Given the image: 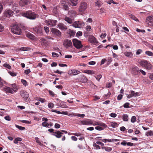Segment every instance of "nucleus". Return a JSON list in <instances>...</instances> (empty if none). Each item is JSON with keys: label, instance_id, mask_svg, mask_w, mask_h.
<instances>
[{"label": "nucleus", "instance_id": "obj_1", "mask_svg": "<svg viewBox=\"0 0 153 153\" xmlns=\"http://www.w3.org/2000/svg\"><path fill=\"white\" fill-rule=\"evenodd\" d=\"M21 15L24 17L32 20L35 19L39 16L38 15L36 14L35 12L31 11H25L24 13H22Z\"/></svg>", "mask_w": 153, "mask_h": 153}, {"label": "nucleus", "instance_id": "obj_2", "mask_svg": "<svg viewBox=\"0 0 153 153\" xmlns=\"http://www.w3.org/2000/svg\"><path fill=\"white\" fill-rule=\"evenodd\" d=\"M11 30L13 33L16 35H20L22 33L21 29L16 24L12 25Z\"/></svg>", "mask_w": 153, "mask_h": 153}, {"label": "nucleus", "instance_id": "obj_3", "mask_svg": "<svg viewBox=\"0 0 153 153\" xmlns=\"http://www.w3.org/2000/svg\"><path fill=\"white\" fill-rule=\"evenodd\" d=\"M140 64L141 66L148 70H150L152 69V65L146 60L141 61L140 62Z\"/></svg>", "mask_w": 153, "mask_h": 153}, {"label": "nucleus", "instance_id": "obj_4", "mask_svg": "<svg viewBox=\"0 0 153 153\" xmlns=\"http://www.w3.org/2000/svg\"><path fill=\"white\" fill-rule=\"evenodd\" d=\"M77 1H68V3L64 4L63 5V9L65 10H68L69 9L68 5L75 6L78 4Z\"/></svg>", "mask_w": 153, "mask_h": 153}, {"label": "nucleus", "instance_id": "obj_5", "mask_svg": "<svg viewBox=\"0 0 153 153\" xmlns=\"http://www.w3.org/2000/svg\"><path fill=\"white\" fill-rule=\"evenodd\" d=\"M72 42L74 45L77 49H80L83 47L81 42L79 40L73 39Z\"/></svg>", "mask_w": 153, "mask_h": 153}, {"label": "nucleus", "instance_id": "obj_6", "mask_svg": "<svg viewBox=\"0 0 153 153\" xmlns=\"http://www.w3.org/2000/svg\"><path fill=\"white\" fill-rule=\"evenodd\" d=\"M87 7V4L85 2H81L79 8V11L80 13L84 12Z\"/></svg>", "mask_w": 153, "mask_h": 153}, {"label": "nucleus", "instance_id": "obj_7", "mask_svg": "<svg viewBox=\"0 0 153 153\" xmlns=\"http://www.w3.org/2000/svg\"><path fill=\"white\" fill-rule=\"evenodd\" d=\"M63 45L67 48L69 47L72 48L73 47L71 41L68 39L64 40L63 42Z\"/></svg>", "mask_w": 153, "mask_h": 153}, {"label": "nucleus", "instance_id": "obj_8", "mask_svg": "<svg viewBox=\"0 0 153 153\" xmlns=\"http://www.w3.org/2000/svg\"><path fill=\"white\" fill-rule=\"evenodd\" d=\"M88 40L91 43H93L94 45H96L98 42L96 38L92 35H90L89 36Z\"/></svg>", "mask_w": 153, "mask_h": 153}, {"label": "nucleus", "instance_id": "obj_9", "mask_svg": "<svg viewBox=\"0 0 153 153\" xmlns=\"http://www.w3.org/2000/svg\"><path fill=\"white\" fill-rule=\"evenodd\" d=\"M52 32L57 37H60L61 36V32L55 28H53L51 30Z\"/></svg>", "mask_w": 153, "mask_h": 153}, {"label": "nucleus", "instance_id": "obj_10", "mask_svg": "<svg viewBox=\"0 0 153 153\" xmlns=\"http://www.w3.org/2000/svg\"><path fill=\"white\" fill-rule=\"evenodd\" d=\"M140 95L139 93L136 92L135 93V91H131V94H129L127 96V98H130L133 97H136V96H138Z\"/></svg>", "mask_w": 153, "mask_h": 153}, {"label": "nucleus", "instance_id": "obj_11", "mask_svg": "<svg viewBox=\"0 0 153 153\" xmlns=\"http://www.w3.org/2000/svg\"><path fill=\"white\" fill-rule=\"evenodd\" d=\"M146 22L150 26H153V16H149L146 18Z\"/></svg>", "mask_w": 153, "mask_h": 153}, {"label": "nucleus", "instance_id": "obj_12", "mask_svg": "<svg viewBox=\"0 0 153 153\" xmlns=\"http://www.w3.org/2000/svg\"><path fill=\"white\" fill-rule=\"evenodd\" d=\"M81 123L82 125H92L93 123L92 120L89 119L82 121L81 122Z\"/></svg>", "mask_w": 153, "mask_h": 153}, {"label": "nucleus", "instance_id": "obj_13", "mask_svg": "<svg viewBox=\"0 0 153 153\" xmlns=\"http://www.w3.org/2000/svg\"><path fill=\"white\" fill-rule=\"evenodd\" d=\"M41 45L43 46H47L49 44V42L47 39L45 38H42L40 39Z\"/></svg>", "mask_w": 153, "mask_h": 153}, {"label": "nucleus", "instance_id": "obj_14", "mask_svg": "<svg viewBox=\"0 0 153 153\" xmlns=\"http://www.w3.org/2000/svg\"><path fill=\"white\" fill-rule=\"evenodd\" d=\"M63 133L60 132V131L57 130L56 131L53 133L51 134V135L55 136L57 138H60L62 136V134Z\"/></svg>", "mask_w": 153, "mask_h": 153}, {"label": "nucleus", "instance_id": "obj_15", "mask_svg": "<svg viewBox=\"0 0 153 153\" xmlns=\"http://www.w3.org/2000/svg\"><path fill=\"white\" fill-rule=\"evenodd\" d=\"M78 80L79 82L83 83L86 82L88 80L87 78L84 75L81 76L78 79Z\"/></svg>", "mask_w": 153, "mask_h": 153}, {"label": "nucleus", "instance_id": "obj_16", "mask_svg": "<svg viewBox=\"0 0 153 153\" xmlns=\"http://www.w3.org/2000/svg\"><path fill=\"white\" fill-rule=\"evenodd\" d=\"M20 93L21 97L25 98H27L29 96L28 94L25 91H21Z\"/></svg>", "mask_w": 153, "mask_h": 153}, {"label": "nucleus", "instance_id": "obj_17", "mask_svg": "<svg viewBox=\"0 0 153 153\" xmlns=\"http://www.w3.org/2000/svg\"><path fill=\"white\" fill-rule=\"evenodd\" d=\"M57 22V21L55 20L48 19L47 21L48 24L52 26H55Z\"/></svg>", "mask_w": 153, "mask_h": 153}, {"label": "nucleus", "instance_id": "obj_18", "mask_svg": "<svg viewBox=\"0 0 153 153\" xmlns=\"http://www.w3.org/2000/svg\"><path fill=\"white\" fill-rule=\"evenodd\" d=\"M121 145L123 146H126L127 145L128 146H133L134 145V143L131 142L127 143L126 141L125 140H123L120 143Z\"/></svg>", "mask_w": 153, "mask_h": 153}, {"label": "nucleus", "instance_id": "obj_19", "mask_svg": "<svg viewBox=\"0 0 153 153\" xmlns=\"http://www.w3.org/2000/svg\"><path fill=\"white\" fill-rule=\"evenodd\" d=\"M58 26L59 29L62 30H65L67 28V26L63 24L62 23H59L58 25Z\"/></svg>", "mask_w": 153, "mask_h": 153}, {"label": "nucleus", "instance_id": "obj_20", "mask_svg": "<svg viewBox=\"0 0 153 153\" xmlns=\"http://www.w3.org/2000/svg\"><path fill=\"white\" fill-rule=\"evenodd\" d=\"M4 90L6 93H10L11 94L13 93L12 88L9 87L5 86L4 87Z\"/></svg>", "mask_w": 153, "mask_h": 153}, {"label": "nucleus", "instance_id": "obj_21", "mask_svg": "<svg viewBox=\"0 0 153 153\" xmlns=\"http://www.w3.org/2000/svg\"><path fill=\"white\" fill-rule=\"evenodd\" d=\"M68 14L71 17H74L77 15L76 12L74 10H71L68 12Z\"/></svg>", "mask_w": 153, "mask_h": 153}, {"label": "nucleus", "instance_id": "obj_22", "mask_svg": "<svg viewBox=\"0 0 153 153\" xmlns=\"http://www.w3.org/2000/svg\"><path fill=\"white\" fill-rule=\"evenodd\" d=\"M30 3V1H20L19 4L20 6H23Z\"/></svg>", "mask_w": 153, "mask_h": 153}, {"label": "nucleus", "instance_id": "obj_23", "mask_svg": "<svg viewBox=\"0 0 153 153\" xmlns=\"http://www.w3.org/2000/svg\"><path fill=\"white\" fill-rule=\"evenodd\" d=\"M84 73H86L88 74H93L95 73V71L93 70H86L84 71Z\"/></svg>", "mask_w": 153, "mask_h": 153}, {"label": "nucleus", "instance_id": "obj_24", "mask_svg": "<svg viewBox=\"0 0 153 153\" xmlns=\"http://www.w3.org/2000/svg\"><path fill=\"white\" fill-rule=\"evenodd\" d=\"M26 36L28 38L32 39H33L35 37L33 34L29 32L26 34Z\"/></svg>", "mask_w": 153, "mask_h": 153}, {"label": "nucleus", "instance_id": "obj_25", "mask_svg": "<svg viewBox=\"0 0 153 153\" xmlns=\"http://www.w3.org/2000/svg\"><path fill=\"white\" fill-rule=\"evenodd\" d=\"M132 70L134 73H137L139 71V68L136 66L133 67L132 68Z\"/></svg>", "mask_w": 153, "mask_h": 153}, {"label": "nucleus", "instance_id": "obj_26", "mask_svg": "<svg viewBox=\"0 0 153 153\" xmlns=\"http://www.w3.org/2000/svg\"><path fill=\"white\" fill-rule=\"evenodd\" d=\"M102 149H104L106 151L110 152L112 150V148L111 147L108 146H102L101 147Z\"/></svg>", "mask_w": 153, "mask_h": 153}, {"label": "nucleus", "instance_id": "obj_27", "mask_svg": "<svg viewBox=\"0 0 153 153\" xmlns=\"http://www.w3.org/2000/svg\"><path fill=\"white\" fill-rule=\"evenodd\" d=\"M11 88H12V91L13 92H16L17 90V88L16 84H12L11 86Z\"/></svg>", "mask_w": 153, "mask_h": 153}, {"label": "nucleus", "instance_id": "obj_28", "mask_svg": "<svg viewBox=\"0 0 153 153\" xmlns=\"http://www.w3.org/2000/svg\"><path fill=\"white\" fill-rule=\"evenodd\" d=\"M93 146L94 147V149L95 150H97L98 149H100L101 148L96 143H93Z\"/></svg>", "mask_w": 153, "mask_h": 153}, {"label": "nucleus", "instance_id": "obj_29", "mask_svg": "<svg viewBox=\"0 0 153 153\" xmlns=\"http://www.w3.org/2000/svg\"><path fill=\"white\" fill-rule=\"evenodd\" d=\"M64 19L69 24H71L72 23L71 19L67 16H65Z\"/></svg>", "mask_w": 153, "mask_h": 153}, {"label": "nucleus", "instance_id": "obj_30", "mask_svg": "<svg viewBox=\"0 0 153 153\" xmlns=\"http://www.w3.org/2000/svg\"><path fill=\"white\" fill-rule=\"evenodd\" d=\"M123 121H127L128 120V115L126 114H124L123 115Z\"/></svg>", "mask_w": 153, "mask_h": 153}, {"label": "nucleus", "instance_id": "obj_31", "mask_svg": "<svg viewBox=\"0 0 153 153\" xmlns=\"http://www.w3.org/2000/svg\"><path fill=\"white\" fill-rule=\"evenodd\" d=\"M79 22H75L73 24V26L75 28H80V26L79 25Z\"/></svg>", "mask_w": 153, "mask_h": 153}, {"label": "nucleus", "instance_id": "obj_32", "mask_svg": "<svg viewBox=\"0 0 153 153\" xmlns=\"http://www.w3.org/2000/svg\"><path fill=\"white\" fill-rule=\"evenodd\" d=\"M22 140V138L20 137H17L15 139L13 142L15 144H17L18 141H21Z\"/></svg>", "mask_w": 153, "mask_h": 153}, {"label": "nucleus", "instance_id": "obj_33", "mask_svg": "<svg viewBox=\"0 0 153 153\" xmlns=\"http://www.w3.org/2000/svg\"><path fill=\"white\" fill-rule=\"evenodd\" d=\"M33 30H34V31H35L36 33H40L41 31L40 28L38 27L33 28Z\"/></svg>", "mask_w": 153, "mask_h": 153}, {"label": "nucleus", "instance_id": "obj_34", "mask_svg": "<svg viewBox=\"0 0 153 153\" xmlns=\"http://www.w3.org/2000/svg\"><path fill=\"white\" fill-rule=\"evenodd\" d=\"M111 126L114 128H115L118 126V124L115 122H111Z\"/></svg>", "mask_w": 153, "mask_h": 153}, {"label": "nucleus", "instance_id": "obj_35", "mask_svg": "<svg viewBox=\"0 0 153 153\" xmlns=\"http://www.w3.org/2000/svg\"><path fill=\"white\" fill-rule=\"evenodd\" d=\"M6 13H7L10 16H11L13 14V11L11 10H8L5 12Z\"/></svg>", "mask_w": 153, "mask_h": 153}, {"label": "nucleus", "instance_id": "obj_36", "mask_svg": "<svg viewBox=\"0 0 153 153\" xmlns=\"http://www.w3.org/2000/svg\"><path fill=\"white\" fill-rule=\"evenodd\" d=\"M73 74H72L74 75H76L78 74H79L80 73L79 71H78L77 70H75V69H73Z\"/></svg>", "mask_w": 153, "mask_h": 153}, {"label": "nucleus", "instance_id": "obj_37", "mask_svg": "<svg viewBox=\"0 0 153 153\" xmlns=\"http://www.w3.org/2000/svg\"><path fill=\"white\" fill-rule=\"evenodd\" d=\"M3 66L9 69H11V67L9 64H4L3 65Z\"/></svg>", "mask_w": 153, "mask_h": 153}, {"label": "nucleus", "instance_id": "obj_38", "mask_svg": "<svg viewBox=\"0 0 153 153\" xmlns=\"http://www.w3.org/2000/svg\"><path fill=\"white\" fill-rule=\"evenodd\" d=\"M15 126L16 128L19 129L20 130H24L25 129V127L17 125L16 124Z\"/></svg>", "mask_w": 153, "mask_h": 153}, {"label": "nucleus", "instance_id": "obj_39", "mask_svg": "<svg viewBox=\"0 0 153 153\" xmlns=\"http://www.w3.org/2000/svg\"><path fill=\"white\" fill-rule=\"evenodd\" d=\"M74 116L83 118L85 117V114H75L74 115Z\"/></svg>", "mask_w": 153, "mask_h": 153}, {"label": "nucleus", "instance_id": "obj_40", "mask_svg": "<svg viewBox=\"0 0 153 153\" xmlns=\"http://www.w3.org/2000/svg\"><path fill=\"white\" fill-rule=\"evenodd\" d=\"M19 50L21 51H28L29 49L27 47H23L20 48Z\"/></svg>", "mask_w": 153, "mask_h": 153}, {"label": "nucleus", "instance_id": "obj_41", "mask_svg": "<svg viewBox=\"0 0 153 153\" xmlns=\"http://www.w3.org/2000/svg\"><path fill=\"white\" fill-rule=\"evenodd\" d=\"M146 135L147 136H152L153 135V131H149L146 133Z\"/></svg>", "mask_w": 153, "mask_h": 153}, {"label": "nucleus", "instance_id": "obj_42", "mask_svg": "<svg viewBox=\"0 0 153 153\" xmlns=\"http://www.w3.org/2000/svg\"><path fill=\"white\" fill-rule=\"evenodd\" d=\"M145 54L149 56H153V53L150 51H146L145 52Z\"/></svg>", "mask_w": 153, "mask_h": 153}, {"label": "nucleus", "instance_id": "obj_43", "mask_svg": "<svg viewBox=\"0 0 153 153\" xmlns=\"http://www.w3.org/2000/svg\"><path fill=\"white\" fill-rule=\"evenodd\" d=\"M130 17L132 19L134 20V21H138V19H137V18H136V17H135L134 16L132 15H131L130 16Z\"/></svg>", "mask_w": 153, "mask_h": 153}, {"label": "nucleus", "instance_id": "obj_44", "mask_svg": "<svg viewBox=\"0 0 153 153\" xmlns=\"http://www.w3.org/2000/svg\"><path fill=\"white\" fill-rule=\"evenodd\" d=\"M21 82H22V84L25 86H26L27 85V82L26 80H24L23 79H22L21 80Z\"/></svg>", "mask_w": 153, "mask_h": 153}, {"label": "nucleus", "instance_id": "obj_45", "mask_svg": "<svg viewBox=\"0 0 153 153\" xmlns=\"http://www.w3.org/2000/svg\"><path fill=\"white\" fill-rule=\"evenodd\" d=\"M66 102H62L60 104L62 108H67V105L66 104Z\"/></svg>", "mask_w": 153, "mask_h": 153}, {"label": "nucleus", "instance_id": "obj_46", "mask_svg": "<svg viewBox=\"0 0 153 153\" xmlns=\"http://www.w3.org/2000/svg\"><path fill=\"white\" fill-rule=\"evenodd\" d=\"M136 118L135 116H133L131 117V123H134L136 121Z\"/></svg>", "mask_w": 153, "mask_h": 153}, {"label": "nucleus", "instance_id": "obj_47", "mask_svg": "<svg viewBox=\"0 0 153 153\" xmlns=\"http://www.w3.org/2000/svg\"><path fill=\"white\" fill-rule=\"evenodd\" d=\"M5 83V82L0 77V87H2Z\"/></svg>", "mask_w": 153, "mask_h": 153}, {"label": "nucleus", "instance_id": "obj_48", "mask_svg": "<svg viewBox=\"0 0 153 153\" xmlns=\"http://www.w3.org/2000/svg\"><path fill=\"white\" fill-rule=\"evenodd\" d=\"M8 73L12 76H16V74L14 72H13L10 71H9Z\"/></svg>", "mask_w": 153, "mask_h": 153}, {"label": "nucleus", "instance_id": "obj_49", "mask_svg": "<svg viewBox=\"0 0 153 153\" xmlns=\"http://www.w3.org/2000/svg\"><path fill=\"white\" fill-rule=\"evenodd\" d=\"M47 123L45 122H44L42 123V126L45 127H47L49 128V126L47 124Z\"/></svg>", "mask_w": 153, "mask_h": 153}, {"label": "nucleus", "instance_id": "obj_50", "mask_svg": "<svg viewBox=\"0 0 153 153\" xmlns=\"http://www.w3.org/2000/svg\"><path fill=\"white\" fill-rule=\"evenodd\" d=\"M21 122L22 123L26 124H30L31 123V122L29 121L28 120H22L21 121Z\"/></svg>", "mask_w": 153, "mask_h": 153}, {"label": "nucleus", "instance_id": "obj_51", "mask_svg": "<svg viewBox=\"0 0 153 153\" xmlns=\"http://www.w3.org/2000/svg\"><path fill=\"white\" fill-rule=\"evenodd\" d=\"M107 60L108 61L107 63L108 64H109L112 61L111 57H108V58Z\"/></svg>", "mask_w": 153, "mask_h": 153}, {"label": "nucleus", "instance_id": "obj_52", "mask_svg": "<svg viewBox=\"0 0 153 153\" xmlns=\"http://www.w3.org/2000/svg\"><path fill=\"white\" fill-rule=\"evenodd\" d=\"M44 28L46 33H48L49 31V28L48 27H45Z\"/></svg>", "mask_w": 153, "mask_h": 153}, {"label": "nucleus", "instance_id": "obj_53", "mask_svg": "<svg viewBox=\"0 0 153 153\" xmlns=\"http://www.w3.org/2000/svg\"><path fill=\"white\" fill-rule=\"evenodd\" d=\"M54 104L52 103H49L48 104V107L49 108H52L54 106Z\"/></svg>", "mask_w": 153, "mask_h": 153}, {"label": "nucleus", "instance_id": "obj_54", "mask_svg": "<svg viewBox=\"0 0 153 153\" xmlns=\"http://www.w3.org/2000/svg\"><path fill=\"white\" fill-rule=\"evenodd\" d=\"M95 128L99 131L102 130L103 129V128L102 127L99 126H96L95 127Z\"/></svg>", "mask_w": 153, "mask_h": 153}, {"label": "nucleus", "instance_id": "obj_55", "mask_svg": "<svg viewBox=\"0 0 153 153\" xmlns=\"http://www.w3.org/2000/svg\"><path fill=\"white\" fill-rule=\"evenodd\" d=\"M129 103L126 102L124 104L123 107L125 108H128L129 107Z\"/></svg>", "mask_w": 153, "mask_h": 153}, {"label": "nucleus", "instance_id": "obj_56", "mask_svg": "<svg viewBox=\"0 0 153 153\" xmlns=\"http://www.w3.org/2000/svg\"><path fill=\"white\" fill-rule=\"evenodd\" d=\"M52 56L53 57H58L59 56L58 54L55 52H52Z\"/></svg>", "mask_w": 153, "mask_h": 153}, {"label": "nucleus", "instance_id": "obj_57", "mask_svg": "<svg viewBox=\"0 0 153 153\" xmlns=\"http://www.w3.org/2000/svg\"><path fill=\"white\" fill-rule=\"evenodd\" d=\"M96 4L98 6V7H99L102 5V3L100 1H97L96 2Z\"/></svg>", "mask_w": 153, "mask_h": 153}, {"label": "nucleus", "instance_id": "obj_58", "mask_svg": "<svg viewBox=\"0 0 153 153\" xmlns=\"http://www.w3.org/2000/svg\"><path fill=\"white\" fill-rule=\"evenodd\" d=\"M4 119L10 121L11 120V118L9 115L6 116L4 117Z\"/></svg>", "mask_w": 153, "mask_h": 153}, {"label": "nucleus", "instance_id": "obj_59", "mask_svg": "<svg viewBox=\"0 0 153 153\" xmlns=\"http://www.w3.org/2000/svg\"><path fill=\"white\" fill-rule=\"evenodd\" d=\"M30 72V69H27V70H25L24 71V73L26 75L28 74Z\"/></svg>", "mask_w": 153, "mask_h": 153}, {"label": "nucleus", "instance_id": "obj_60", "mask_svg": "<svg viewBox=\"0 0 153 153\" xmlns=\"http://www.w3.org/2000/svg\"><path fill=\"white\" fill-rule=\"evenodd\" d=\"M125 55L127 56H129L132 55V53L131 52H127L125 53Z\"/></svg>", "mask_w": 153, "mask_h": 153}, {"label": "nucleus", "instance_id": "obj_61", "mask_svg": "<svg viewBox=\"0 0 153 153\" xmlns=\"http://www.w3.org/2000/svg\"><path fill=\"white\" fill-rule=\"evenodd\" d=\"M111 95V93L110 91H109L107 94H105L104 96V98H107L108 97L110 96Z\"/></svg>", "mask_w": 153, "mask_h": 153}, {"label": "nucleus", "instance_id": "obj_62", "mask_svg": "<svg viewBox=\"0 0 153 153\" xmlns=\"http://www.w3.org/2000/svg\"><path fill=\"white\" fill-rule=\"evenodd\" d=\"M117 116V114L114 113H111L110 114V116L112 117H115Z\"/></svg>", "mask_w": 153, "mask_h": 153}, {"label": "nucleus", "instance_id": "obj_63", "mask_svg": "<svg viewBox=\"0 0 153 153\" xmlns=\"http://www.w3.org/2000/svg\"><path fill=\"white\" fill-rule=\"evenodd\" d=\"M82 32L81 31H79L76 33V35L77 36H81L82 35Z\"/></svg>", "mask_w": 153, "mask_h": 153}, {"label": "nucleus", "instance_id": "obj_64", "mask_svg": "<svg viewBox=\"0 0 153 153\" xmlns=\"http://www.w3.org/2000/svg\"><path fill=\"white\" fill-rule=\"evenodd\" d=\"M102 75L100 74L98 75L97 76L95 77L96 79L99 81Z\"/></svg>", "mask_w": 153, "mask_h": 153}]
</instances>
